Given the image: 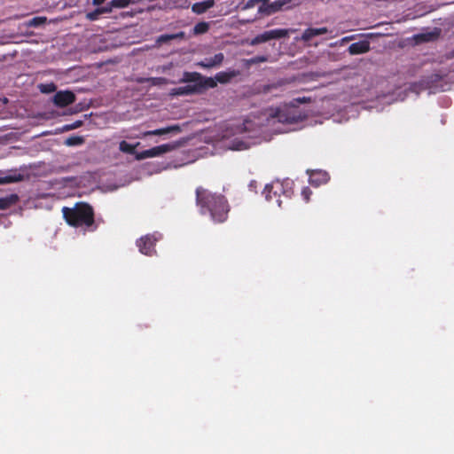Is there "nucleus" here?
<instances>
[{"instance_id":"obj_1","label":"nucleus","mask_w":454,"mask_h":454,"mask_svg":"<svg viewBox=\"0 0 454 454\" xmlns=\"http://www.w3.org/2000/svg\"><path fill=\"white\" fill-rule=\"evenodd\" d=\"M195 193L196 205L201 215L208 214L211 220L216 223H222L227 220L230 205L225 196L212 192L202 186H199Z\"/></svg>"},{"instance_id":"obj_2","label":"nucleus","mask_w":454,"mask_h":454,"mask_svg":"<svg viewBox=\"0 0 454 454\" xmlns=\"http://www.w3.org/2000/svg\"><path fill=\"white\" fill-rule=\"evenodd\" d=\"M62 214L67 223L72 227H81L88 231H94L98 228L94 209L88 203L77 202L73 207H63Z\"/></svg>"},{"instance_id":"obj_3","label":"nucleus","mask_w":454,"mask_h":454,"mask_svg":"<svg viewBox=\"0 0 454 454\" xmlns=\"http://www.w3.org/2000/svg\"><path fill=\"white\" fill-rule=\"evenodd\" d=\"M180 82L188 83L196 95L205 93L209 89L216 87V82L212 77H207L198 72H184Z\"/></svg>"},{"instance_id":"obj_4","label":"nucleus","mask_w":454,"mask_h":454,"mask_svg":"<svg viewBox=\"0 0 454 454\" xmlns=\"http://www.w3.org/2000/svg\"><path fill=\"white\" fill-rule=\"evenodd\" d=\"M290 184H294V182L290 179L283 181H275L270 184H266L263 190V194L268 201L275 200L277 205L281 207L282 200L280 197L283 195V186L290 188Z\"/></svg>"},{"instance_id":"obj_5","label":"nucleus","mask_w":454,"mask_h":454,"mask_svg":"<svg viewBox=\"0 0 454 454\" xmlns=\"http://www.w3.org/2000/svg\"><path fill=\"white\" fill-rule=\"evenodd\" d=\"M175 148H176V146L172 144L160 145L142 151L140 153H137L136 160H145L147 158L157 157V156L162 155L164 153H167L168 152H171Z\"/></svg>"},{"instance_id":"obj_6","label":"nucleus","mask_w":454,"mask_h":454,"mask_svg":"<svg viewBox=\"0 0 454 454\" xmlns=\"http://www.w3.org/2000/svg\"><path fill=\"white\" fill-rule=\"evenodd\" d=\"M288 35V30L283 28L272 29L263 32L262 34L257 35L251 41V45H257L272 39H280Z\"/></svg>"},{"instance_id":"obj_7","label":"nucleus","mask_w":454,"mask_h":454,"mask_svg":"<svg viewBox=\"0 0 454 454\" xmlns=\"http://www.w3.org/2000/svg\"><path fill=\"white\" fill-rule=\"evenodd\" d=\"M276 118L281 123H298L301 120V114L295 108L285 107L278 109L276 113Z\"/></svg>"},{"instance_id":"obj_8","label":"nucleus","mask_w":454,"mask_h":454,"mask_svg":"<svg viewBox=\"0 0 454 454\" xmlns=\"http://www.w3.org/2000/svg\"><path fill=\"white\" fill-rule=\"evenodd\" d=\"M75 100V94L69 90L57 91L52 98L54 106L59 108L68 106L74 103Z\"/></svg>"},{"instance_id":"obj_9","label":"nucleus","mask_w":454,"mask_h":454,"mask_svg":"<svg viewBox=\"0 0 454 454\" xmlns=\"http://www.w3.org/2000/svg\"><path fill=\"white\" fill-rule=\"evenodd\" d=\"M444 76L440 74H432L427 77H424L421 81L422 85L433 92L437 90H444L442 84Z\"/></svg>"},{"instance_id":"obj_10","label":"nucleus","mask_w":454,"mask_h":454,"mask_svg":"<svg viewBox=\"0 0 454 454\" xmlns=\"http://www.w3.org/2000/svg\"><path fill=\"white\" fill-rule=\"evenodd\" d=\"M157 239L153 235H145L137 241V246L140 253L145 255H152L154 252V247Z\"/></svg>"},{"instance_id":"obj_11","label":"nucleus","mask_w":454,"mask_h":454,"mask_svg":"<svg viewBox=\"0 0 454 454\" xmlns=\"http://www.w3.org/2000/svg\"><path fill=\"white\" fill-rule=\"evenodd\" d=\"M239 74L240 71L236 69L222 71L217 73L213 79L216 82V83L219 82L221 84H226Z\"/></svg>"},{"instance_id":"obj_12","label":"nucleus","mask_w":454,"mask_h":454,"mask_svg":"<svg viewBox=\"0 0 454 454\" xmlns=\"http://www.w3.org/2000/svg\"><path fill=\"white\" fill-rule=\"evenodd\" d=\"M370 51V42L367 40L359 41L354 43H351L348 51L350 55H358L366 53Z\"/></svg>"},{"instance_id":"obj_13","label":"nucleus","mask_w":454,"mask_h":454,"mask_svg":"<svg viewBox=\"0 0 454 454\" xmlns=\"http://www.w3.org/2000/svg\"><path fill=\"white\" fill-rule=\"evenodd\" d=\"M328 28L325 27H309L305 29L301 36V40L303 42H309L313 37L327 34Z\"/></svg>"},{"instance_id":"obj_14","label":"nucleus","mask_w":454,"mask_h":454,"mask_svg":"<svg viewBox=\"0 0 454 454\" xmlns=\"http://www.w3.org/2000/svg\"><path fill=\"white\" fill-rule=\"evenodd\" d=\"M224 59V55L222 52L215 54L214 57L207 58L205 60L200 62L198 65L204 68H212L222 65Z\"/></svg>"},{"instance_id":"obj_15","label":"nucleus","mask_w":454,"mask_h":454,"mask_svg":"<svg viewBox=\"0 0 454 454\" xmlns=\"http://www.w3.org/2000/svg\"><path fill=\"white\" fill-rule=\"evenodd\" d=\"M180 131H181L180 126L176 124V125L168 126L166 128H161V129H153V130L145 131L144 133V137H147V136H162V135H166V134H168V133H171V132L178 133Z\"/></svg>"},{"instance_id":"obj_16","label":"nucleus","mask_w":454,"mask_h":454,"mask_svg":"<svg viewBox=\"0 0 454 454\" xmlns=\"http://www.w3.org/2000/svg\"><path fill=\"white\" fill-rule=\"evenodd\" d=\"M328 179V174L323 170H315L309 174V182L311 184H315L316 186L326 183Z\"/></svg>"},{"instance_id":"obj_17","label":"nucleus","mask_w":454,"mask_h":454,"mask_svg":"<svg viewBox=\"0 0 454 454\" xmlns=\"http://www.w3.org/2000/svg\"><path fill=\"white\" fill-rule=\"evenodd\" d=\"M215 5V0H204L192 5V11L196 14H202Z\"/></svg>"},{"instance_id":"obj_18","label":"nucleus","mask_w":454,"mask_h":454,"mask_svg":"<svg viewBox=\"0 0 454 454\" xmlns=\"http://www.w3.org/2000/svg\"><path fill=\"white\" fill-rule=\"evenodd\" d=\"M173 96L196 95L194 90L188 83L184 86L176 87L171 90Z\"/></svg>"},{"instance_id":"obj_19","label":"nucleus","mask_w":454,"mask_h":454,"mask_svg":"<svg viewBox=\"0 0 454 454\" xmlns=\"http://www.w3.org/2000/svg\"><path fill=\"white\" fill-rule=\"evenodd\" d=\"M189 0H169L167 3V8L168 9H188L190 7Z\"/></svg>"},{"instance_id":"obj_20","label":"nucleus","mask_w":454,"mask_h":454,"mask_svg":"<svg viewBox=\"0 0 454 454\" xmlns=\"http://www.w3.org/2000/svg\"><path fill=\"white\" fill-rule=\"evenodd\" d=\"M47 22V18L43 16L34 17L33 19L27 20L25 23V26L27 27H38L40 26L44 25Z\"/></svg>"},{"instance_id":"obj_21","label":"nucleus","mask_w":454,"mask_h":454,"mask_svg":"<svg viewBox=\"0 0 454 454\" xmlns=\"http://www.w3.org/2000/svg\"><path fill=\"white\" fill-rule=\"evenodd\" d=\"M139 145V143H137L135 145L129 144L125 140H122L119 144V149L121 152L129 153V154H135L136 153V147Z\"/></svg>"},{"instance_id":"obj_22","label":"nucleus","mask_w":454,"mask_h":454,"mask_svg":"<svg viewBox=\"0 0 454 454\" xmlns=\"http://www.w3.org/2000/svg\"><path fill=\"white\" fill-rule=\"evenodd\" d=\"M290 2H291V0H276V1L269 4L270 14L280 11L284 5L289 4Z\"/></svg>"},{"instance_id":"obj_23","label":"nucleus","mask_w":454,"mask_h":454,"mask_svg":"<svg viewBox=\"0 0 454 454\" xmlns=\"http://www.w3.org/2000/svg\"><path fill=\"white\" fill-rule=\"evenodd\" d=\"M209 23L206 21H201L197 23L193 27L194 35H202L207 33L209 30Z\"/></svg>"},{"instance_id":"obj_24","label":"nucleus","mask_w":454,"mask_h":454,"mask_svg":"<svg viewBox=\"0 0 454 454\" xmlns=\"http://www.w3.org/2000/svg\"><path fill=\"white\" fill-rule=\"evenodd\" d=\"M22 178L23 176L21 174L7 175L4 177H0V184L19 182L21 181Z\"/></svg>"},{"instance_id":"obj_25","label":"nucleus","mask_w":454,"mask_h":454,"mask_svg":"<svg viewBox=\"0 0 454 454\" xmlns=\"http://www.w3.org/2000/svg\"><path fill=\"white\" fill-rule=\"evenodd\" d=\"M17 200V195H12L6 198H0V209H6Z\"/></svg>"},{"instance_id":"obj_26","label":"nucleus","mask_w":454,"mask_h":454,"mask_svg":"<svg viewBox=\"0 0 454 454\" xmlns=\"http://www.w3.org/2000/svg\"><path fill=\"white\" fill-rule=\"evenodd\" d=\"M38 88L42 93H45V94L54 92L57 90V86L54 82L41 83V84H39Z\"/></svg>"},{"instance_id":"obj_27","label":"nucleus","mask_w":454,"mask_h":454,"mask_svg":"<svg viewBox=\"0 0 454 454\" xmlns=\"http://www.w3.org/2000/svg\"><path fill=\"white\" fill-rule=\"evenodd\" d=\"M84 142V138L79 136H72L67 138L65 144L68 146L81 145Z\"/></svg>"},{"instance_id":"obj_28","label":"nucleus","mask_w":454,"mask_h":454,"mask_svg":"<svg viewBox=\"0 0 454 454\" xmlns=\"http://www.w3.org/2000/svg\"><path fill=\"white\" fill-rule=\"evenodd\" d=\"M134 3V0H111V5L114 8H125Z\"/></svg>"},{"instance_id":"obj_29","label":"nucleus","mask_w":454,"mask_h":454,"mask_svg":"<svg viewBox=\"0 0 454 454\" xmlns=\"http://www.w3.org/2000/svg\"><path fill=\"white\" fill-rule=\"evenodd\" d=\"M102 13L100 12V10H99V7H98L97 9H95L94 11L92 12H87L86 13V19L90 21H95V20H98L99 16L101 15Z\"/></svg>"},{"instance_id":"obj_30","label":"nucleus","mask_w":454,"mask_h":454,"mask_svg":"<svg viewBox=\"0 0 454 454\" xmlns=\"http://www.w3.org/2000/svg\"><path fill=\"white\" fill-rule=\"evenodd\" d=\"M267 60H268L267 56L261 55V56H254V57L247 59V64H249V65H255V64L266 62Z\"/></svg>"},{"instance_id":"obj_31","label":"nucleus","mask_w":454,"mask_h":454,"mask_svg":"<svg viewBox=\"0 0 454 454\" xmlns=\"http://www.w3.org/2000/svg\"><path fill=\"white\" fill-rule=\"evenodd\" d=\"M82 125V121H74V123H72V124H67V125H65V126L62 128V130H63V131L72 130V129H74L80 128Z\"/></svg>"},{"instance_id":"obj_32","label":"nucleus","mask_w":454,"mask_h":454,"mask_svg":"<svg viewBox=\"0 0 454 454\" xmlns=\"http://www.w3.org/2000/svg\"><path fill=\"white\" fill-rule=\"evenodd\" d=\"M173 40L172 34L161 35L158 37L157 43H164Z\"/></svg>"},{"instance_id":"obj_33","label":"nucleus","mask_w":454,"mask_h":454,"mask_svg":"<svg viewBox=\"0 0 454 454\" xmlns=\"http://www.w3.org/2000/svg\"><path fill=\"white\" fill-rule=\"evenodd\" d=\"M312 194L311 190L309 187H304L301 191V196L306 202L309 201L310 195Z\"/></svg>"},{"instance_id":"obj_34","label":"nucleus","mask_w":454,"mask_h":454,"mask_svg":"<svg viewBox=\"0 0 454 454\" xmlns=\"http://www.w3.org/2000/svg\"><path fill=\"white\" fill-rule=\"evenodd\" d=\"M294 194V184H290V188L288 189L286 186H283V196L286 198H291Z\"/></svg>"},{"instance_id":"obj_35","label":"nucleus","mask_w":454,"mask_h":454,"mask_svg":"<svg viewBox=\"0 0 454 454\" xmlns=\"http://www.w3.org/2000/svg\"><path fill=\"white\" fill-rule=\"evenodd\" d=\"M114 8V6L111 5V1H110L106 6L99 7V10H100V12L102 14H104V13L112 12Z\"/></svg>"},{"instance_id":"obj_36","label":"nucleus","mask_w":454,"mask_h":454,"mask_svg":"<svg viewBox=\"0 0 454 454\" xmlns=\"http://www.w3.org/2000/svg\"><path fill=\"white\" fill-rule=\"evenodd\" d=\"M260 3V0H248L245 5L243 6V10H247V9H251L253 8L254 6H255V4H259Z\"/></svg>"},{"instance_id":"obj_37","label":"nucleus","mask_w":454,"mask_h":454,"mask_svg":"<svg viewBox=\"0 0 454 454\" xmlns=\"http://www.w3.org/2000/svg\"><path fill=\"white\" fill-rule=\"evenodd\" d=\"M258 12L262 14L270 15L269 4H262L259 7Z\"/></svg>"},{"instance_id":"obj_38","label":"nucleus","mask_w":454,"mask_h":454,"mask_svg":"<svg viewBox=\"0 0 454 454\" xmlns=\"http://www.w3.org/2000/svg\"><path fill=\"white\" fill-rule=\"evenodd\" d=\"M231 148L234 150H244V149H247V145H246V143L240 141V142L235 143Z\"/></svg>"},{"instance_id":"obj_39","label":"nucleus","mask_w":454,"mask_h":454,"mask_svg":"<svg viewBox=\"0 0 454 454\" xmlns=\"http://www.w3.org/2000/svg\"><path fill=\"white\" fill-rule=\"evenodd\" d=\"M173 40L174 39H184L185 36V33L184 31H180L176 34H172Z\"/></svg>"},{"instance_id":"obj_40","label":"nucleus","mask_w":454,"mask_h":454,"mask_svg":"<svg viewBox=\"0 0 454 454\" xmlns=\"http://www.w3.org/2000/svg\"><path fill=\"white\" fill-rule=\"evenodd\" d=\"M105 1H106V0H92V4H93L94 5L98 6V5L102 4Z\"/></svg>"},{"instance_id":"obj_41","label":"nucleus","mask_w":454,"mask_h":454,"mask_svg":"<svg viewBox=\"0 0 454 454\" xmlns=\"http://www.w3.org/2000/svg\"><path fill=\"white\" fill-rule=\"evenodd\" d=\"M270 0H260V2H263V3H267L269 2Z\"/></svg>"},{"instance_id":"obj_42","label":"nucleus","mask_w":454,"mask_h":454,"mask_svg":"<svg viewBox=\"0 0 454 454\" xmlns=\"http://www.w3.org/2000/svg\"><path fill=\"white\" fill-rule=\"evenodd\" d=\"M350 39H352V37H345L344 40H350Z\"/></svg>"}]
</instances>
